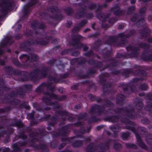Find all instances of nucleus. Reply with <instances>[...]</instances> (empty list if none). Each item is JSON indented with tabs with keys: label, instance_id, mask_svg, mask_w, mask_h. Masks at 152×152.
Wrapping results in <instances>:
<instances>
[{
	"label": "nucleus",
	"instance_id": "1",
	"mask_svg": "<svg viewBox=\"0 0 152 152\" xmlns=\"http://www.w3.org/2000/svg\"><path fill=\"white\" fill-rule=\"evenodd\" d=\"M86 23L87 21L86 20L82 21L79 24L78 26H76L73 28L72 30V32L73 33H75L78 31L80 28L84 26Z\"/></svg>",
	"mask_w": 152,
	"mask_h": 152
},
{
	"label": "nucleus",
	"instance_id": "2",
	"mask_svg": "<svg viewBox=\"0 0 152 152\" xmlns=\"http://www.w3.org/2000/svg\"><path fill=\"white\" fill-rule=\"evenodd\" d=\"M136 136L139 145L142 148H145L146 146L143 142L142 141V140L140 137L137 134H136Z\"/></svg>",
	"mask_w": 152,
	"mask_h": 152
},
{
	"label": "nucleus",
	"instance_id": "3",
	"mask_svg": "<svg viewBox=\"0 0 152 152\" xmlns=\"http://www.w3.org/2000/svg\"><path fill=\"white\" fill-rule=\"evenodd\" d=\"M32 2H33V4L32 5L27 4L25 6L24 11V15H27L28 13L29 12V9H28L29 7L31 6L33 4L36 3L37 2V1L35 0H33Z\"/></svg>",
	"mask_w": 152,
	"mask_h": 152
},
{
	"label": "nucleus",
	"instance_id": "4",
	"mask_svg": "<svg viewBox=\"0 0 152 152\" xmlns=\"http://www.w3.org/2000/svg\"><path fill=\"white\" fill-rule=\"evenodd\" d=\"M112 10L116 15H118L121 13V12L119 10V7L118 6L113 8L112 9Z\"/></svg>",
	"mask_w": 152,
	"mask_h": 152
},
{
	"label": "nucleus",
	"instance_id": "5",
	"mask_svg": "<svg viewBox=\"0 0 152 152\" xmlns=\"http://www.w3.org/2000/svg\"><path fill=\"white\" fill-rule=\"evenodd\" d=\"M126 110V109H124V110L121 109H120L119 111H118L119 112L123 111L129 117H131L132 116V114L133 113V110H132L130 111H128V110Z\"/></svg>",
	"mask_w": 152,
	"mask_h": 152
},
{
	"label": "nucleus",
	"instance_id": "6",
	"mask_svg": "<svg viewBox=\"0 0 152 152\" xmlns=\"http://www.w3.org/2000/svg\"><path fill=\"white\" fill-rule=\"evenodd\" d=\"M48 43V42L42 40H37L34 41L33 44H39L41 45H45Z\"/></svg>",
	"mask_w": 152,
	"mask_h": 152
},
{
	"label": "nucleus",
	"instance_id": "7",
	"mask_svg": "<svg viewBox=\"0 0 152 152\" xmlns=\"http://www.w3.org/2000/svg\"><path fill=\"white\" fill-rule=\"evenodd\" d=\"M147 142L149 144H152V135L151 134H149L148 135L146 138Z\"/></svg>",
	"mask_w": 152,
	"mask_h": 152
},
{
	"label": "nucleus",
	"instance_id": "8",
	"mask_svg": "<svg viewBox=\"0 0 152 152\" xmlns=\"http://www.w3.org/2000/svg\"><path fill=\"white\" fill-rule=\"evenodd\" d=\"M29 58V56L26 55L22 54L20 57V58L21 59H23L27 61Z\"/></svg>",
	"mask_w": 152,
	"mask_h": 152
},
{
	"label": "nucleus",
	"instance_id": "9",
	"mask_svg": "<svg viewBox=\"0 0 152 152\" xmlns=\"http://www.w3.org/2000/svg\"><path fill=\"white\" fill-rule=\"evenodd\" d=\"M118 118L117 117L113 116L108 118V120L112 122H115L118 121Z\"/></svg>",
	"mask_w": 152,
	"mask_h": 152
},
{
	"label": "nucleus",
	"instance_id": "10",
	"mask_svg": "<svg viewBox=\"0 0 152 152\" xmlns=\"http://www.w3.org/2000/svg\"><path fill=\"white\" fill-rule=\"evenodd\" d=\"M82 144V143L81 141H77L74 142L73 144V145L74 147H77L81 145Z\"/></svg>",
	"mask_w": 152,
	"mask_h": 152
},
{
	"label": "nucleus",
	"instance_id": "11",
	"mask_svg": "<svg viewBox=\"0 0 152 152\" xmlns=\"http://www.w3.org/2000/svg\"><path fill=\"white\" fill-rule=\"evenodd\" d=\"M46 94L47 96H49V97L51 98H53L55 99H56L57 98V96L55 95H54L53 93L50 94L49 93H47Z\"/></svg>",
	"mask_w": 152,
	"mask_h": 152
},
{
	"label": "nucleus",
	"instance_id": "12",
	"mask_svg": "<svg viewBox=\"0 0 152 152\" xmlns=\"http://www.w3.org/2000/svg\"><path fill=\"white\" fill-rule=\"evenodd\" d=\"M124 96L122 94H120L117 97V102L119 103V102L123 101Z\"/></svg>",
	"mask_w": 152,
	"mask_h": 152
},
{
	"label": "nucleus",
	"instance_id": "13",
	"mask_svg": "<svg viewBox=\"0 0 152 152\" xmlns=\"http://www.w3.org/2000/svg\"><path fill=\"white\" fill-rule=\"evenodd\" d=\"M65 10L66 13L68 15H70L73 13V10L70 8H67Z\"/></svg>",
	"mask_w": 152,
	"mask_h": 152
},
{
	"label": "nucleus",
	"instance_id": "14",
	"mask_svg": "<svg viewBox=\"0 0 152 152\" xmlns=\"http://www.w3.org/2000/svg\"><path fill=\"white\" fill-rule=\"evenodd\" d=\"M143 105L142 103L141 102H140L136 104V106L137 109L140 110L142 108Z\"/></svg>",
	"mask_w": 152,
	"mask_h": 152
},
{
	"label": "nucleus",
	"instance_id": "15",
	"mask_svg": "<svg viewBox=\"0 0 152 152\" xmlns=\"http://www.w3.org/2000/svg\"><path fill=\"white\" fill-rule=\"evenodd\" d=\"M11 4L10 2H8L5 5V6L6 7V8H4V7H3L1 10L2 11H6L9 7L11 6Z\"/></svg>",
	"mask_w": 152,
	"mask_h": 152
},
{
	"label": "nucleus",
	"instance_id": "16",
	"mask_svg": "<svg viewBox=\"0 0 152 152\" xmlns=\"http://www.w3.org/2000/svg\"><path fill=\"white\" fill-rule=\"evenodd\" d=\"M31 58L32 60L35 61L37 60L38 59V57L35 54H32L31 55Z\"/></svg>",
	"mask_w": 152,
	"mask_h": 152
},
{
	"label": "nucleus",
	"instance_id": "17",
	"mask_svg": "<svg viewBox=\"0 0 152 152\" xmlns=\"http://www.w3.org/2000/svg\"><path fill=\"white\" fill-rule=\"evenodd\" d=\"M129 133H124L122 134V137L123 138L125 139L127 138L129 136Z\"/></svg>",
	"mask_w": 152,
	"mask_h": 152
},
{
	"label": "nucleus",
	"instance_id": "18",
	"mask_svg": "<svg viewBox=\"0 0 152 152\" xmlns=\"http://www.w3.org/2000/svg\"><path fill=\"white\" fill-rule=\"evenodd\" d=\"M101 109L100 107L98 105H96L94 107H92L91 108V112L94 111H96V110H100Z\"/></svg>",
	"mask_w": 152,
	"mask_h": 152
},
{
	"label": "nucleus",
	"instance_id": "19",
	"mask_svg": "<svg viewBox=\"0 0 152 152\" xmlns=\"http://www.w3.org/2000/svg\"><path fill=\"white\" fill-rule=\"evenodd\" d=\"M119 37H121L124 39L128 38L129 36V35H125L124 33H122L119 34Z\"/></svg>",
	"mask_w": 152,
	"mask_h": 152
},
{
	"label": "nucleus",
	"instance_id": "20",
	"mask_svg": "<svg viewBox=\"0 0 152 152\" xmlns=\"http://www.w3.org/2000/svg\"><path fill=\"white\" fill-rule=\"evenodd\" d=\"M141 90H145L148 88V86L145 84H142L140 87Z\"/></svg>",
	"mask_w": 152,
	"mask_h": 152
},
{
	"label": "nucleus",
	"instance_id": "21",
	"mask_svg": "<svg viewBox=\"0 0 152 152\" xmlns=\"http://www.w3.org/2000/svg\"><path fill=\"white\" fill-rule=\"evenodd\" d=\"M121 147V145L118 143H115L114 145V148L116 149H118L120 148Z\"/></svg>",
	"mask_w": 152,
	"mask_h": 152
},
{
	"label": "nucleus",
	"instance_id": "22",
	"mask_svg": "<svg viewBox=\"0 0 152 152\" xmlns=\"http://www.w3.org/2000/svg\"><path fill=\"white\" fill-rule=\"evenodd\" d=\"M146 9L145 7H143L142 9H140L139 11L140 13L141 14H144L146 11Z\"/></svg>",
	"mask_w": 152,
	"mask_h": 152
},
{
	"label": "nucleus",
	"instance_id": "23",
	"mask_svg": "<svg viewBox=\"0 0 152 152\" xmlns=\"http://www.w3.org/2000/svg\"><path fill=\"white\" fill-rule=\"evenodd\" d=\"M138 18V15H134L131 18V20L133 21H137V19Z\"/></svg>",
	"mask_w": 152,
	"mask_h": 152
},
{
	"label": "nucleus",
	"instance_id": "24",
	"mask_svg": "<svg viewBox=\"0 0 152 152\" xmlns=\"http://www.w3.org/2000/svg\"><path fill=\"white\" fill-rule=\"evenodd\" d=\"M126 128L128 129L131 130L134 132L135 129L134 127L132 126H127L126 127Z\"/></svg>",
	"mask_w": 152,
	"mask_h": 152
},
{
	"label": "nucleus",
	"instance_id": "25",
	"mask_svg": "<svg viewBox=\"0 0 152 152\" xmlns=\"http://www.w3.org/2000/svg\"><path fill=\"white\" fill-rule=\"evenodd\" d=\"M140 47L142 48H148L149 47V46L145 44H141Z\"/></svg>",
	"mask_w": 152,
	"mask_h": 152
},
{
	"label": "nucleus",
	"instance_id": "26",
	"mask_svg": "<svg viewBox=\"0 0 152 152\" xmlns=\"http://www.w3.org/2000/svg\"><path fill=\"white\" fill-rule=\"evenodd\" d=\"M135 9V7L134 6H133L128 8V10L129 12H131L132 11L134 10Z\"/></svg>",
	"mask_w": 152,
	"mask_h": 152
},
{
	"label": "nucleus",
	"instance_id": "27",
	"mask_svg": "<svg viewBox=\"0 0 152 152\" xmlns=\"http://www.w3.org/2000/svg\"><path fill=\"white\" fill-rule=\"evenodd\" d=\"M118 128H119V127L117 126H113L111 127V130H113L114 132H116L117 131L116 130H113V129L116 130L117 129H118Z\"/></svg>",
	"mask_w": 152,
	"mask_h": 152
},
{
	"label": "nucleus",
	"instance_id": "28",
	"mask_svg": "<svg viewBox=\"0 0 152 152\" xmlns=\"http://www.w3.org/2000/svg\"><path fill=\"white\" fill-rule=\"evenodd\" d=\"M17 126L18 127H21L23 125V124H22L21 122H18L16 124Z\"/></svg>",
	"mask_w": 152,
	"mask_h": 152
},
{
	"label": "nucleus",
	"instance_id": "29",
	"mask_svg": "<svg viewBox=\"0 0 152 152\" xmlns=\"http://www.w3.org/2000/svg\"><path fill=\"white\" fill-rule=\"evenodd\" d=\"M13 147L15 150L18 149V145L17 144L15 143L13 145Z\"/></svg>",
	"mask_w": 152,
	"mask_h": 152
},
{
	"label": "nucleus",
	"instance_id": "30",
	"mask_svg": "<svg viewBox=\"0 0 152 152\" xmlns=\"http://www.w3.org/2000/svg\"><path fill=\"white\" fill-rule=\"evenodd\" d=\"M19 136L20 138L23 139H25L26 138V136L24 134H22L21 135H20Z\"/></svg>",
	"mask_w": 152,
	"mask_h": 152
},
{
	"label": "nucleus",
	"instance_id": "31",
	"mask_svg": "<svg viewBox=\"0 0 152 152\" xmlns=\"http://www.w3.org/2000/svg\"><path fill=\"white\" fill-rule=\"evenodd\" d=\"M126 146L128 148H131L132 147V145L129 143H126Z\"/></svg>",
	"mask_w": 152,
	"mask_h": 152
},
{
	"label": "nucleus",
	"instance_id": "32",
	"mask_svg": "<svg viewBox=\"0 0 152 152\" xmlns=\"http://www.w3.org/2000/svg\"><path fill=\"white\" fill-rule=\"evenodd\" d=\"M76 45H77V46L78 48H79L80 47H81L82 46V44L79 42H77V44H75Z\"/></svg>",
	"mask_w": 152,
	"mask_h": 152
},
{
	"label": "nucleus",
	"instance_id": "33",
	"mask_svg": "<svg viewBox=\"0 0 152 152\" xmlns=\"http://www.w3.org/2000/svg\"><path fill=\"white\" fill-rule=\"evenodd\" d=\"M141 80V79H138V78H135L133 80V81L134 82H137L138 81H140Z\"/></svg>",
	"mask_w": 152,
	"mask_h": 152
},
{
	"label": "nucleus",
	"instance_id": "34",
	"mask_svg": "<svg viewBox=\"0 0 152 152\" xmlns=\"http://www.w3.org/2000/svg\"><path fill=\"white\" fill-rule=\"evenodd\" d=\"M88 152H92L94 151V150L92 149V148H90L89 147H88Z\"/></svg>",
	"mask_w": 152,
	"mask_h": 152
},
{
	"label": "nucleus",
	"instance_id": "35",
	"mask_svg": "<svg viewBox=\"0 0 152 152\" xmlns=\"http://www.w3.org/2000/svg\"><path fill=\"white\" fill-rule=\"evenodd\" d=\"M138 22H142L144 21V19L143 18H142L138 20Z\"/></svg>",
	"mask_w": 152,
	"mask_h": 152
},
{
	"label": "nucleus",
	"instance_id": "36",
	"mask_svg": "<svg viewBox=\"0 0 152 152\" xmlns=\"http://www.w3.org/2000/svg\"><path fill=\"white\" fill-rule=\"evenodd\" d=\"M72 24V23L71 22L69 21L67 23L66 26L67 27H69Z\"/></svg>",
	"mask_w": 152,
	"mask_h": 152
},
{
	"label": "nucleus",
	"instance_id": "37",
	"mask_svg": "<svg viewBox=\"0 0 152 152\" xmlns=\"http://www.w3.org/2000/svg\"><path fill=\"white\" fill-rule=\"evenodd\" d=\"M124 27V26L123 25H120L118 27V28L119 29H122V28H123Z\"/></svg>",
	"mask_w": 152,
	"mask_h": 152
},
{
	"label": "nucleus",
	"instance_id": "38",
	"mask_svg": "<svg viewBox=\"0 0 152 152\" xmlns=\"http://www.w3.org/2000/svg\"><path fill=\"white\" fill-rule=\"evenodd\" d=\"M150 32V31L149 30L148 28H146L145 30L144 31V32L145 33H149Z\"/></svg>",
	"mask_w": 152,
	"mask_h": 152
},
{
	"label": "nucleus",
	"instance_id": "39",
	"mask_svg": "<svg viewBox=\"0 0 152 152\" xmlns=\"http://www.w3.org/2000/svg\"><path fill=\"white\" fill-rule=\"evenodd\" d=\"M151 107L149 105H148L146 107H145V109L147 110H148V111H150L151 110H150V109L151 108H148V107Z\"/></svg>",
	"mask_w": 152,
	"mask_h": 152
},
{
	"label": "nucleus",
	"instance_id": "40",
	"mask_svg": "<svg viewBox=\"0 0 152 152\" xmlns=\"http://www.w3.org/2000/svg\"><path fill=\"white\" fill-rule=\"evenodd\" d=\"M5 63V62L4 61L1 60L0 61V64L2 65H3Z\"/></svg>",
	"mask_w": 152,
	"mask_h": 152
},
{
	"label": "nucleus",
	"instance_id": "41",
	"mask_svg": "<svg viewBox=\"0 0 152 152\" xmlns=\"http://www.w3.org/2000/svg\"><path fill=\"white\" fill-rule=\"evenodd\" d=\"M43 100L45 102H47L49 100V99H46L45 97H44L43 98Z\"/></svg>",
	"mask_w": 152,
	"mask_h": 152
},
{
	"label": "nucleus",
	"instance_id": "42",
	"mask_svg": "<svg viewBox=\"0 0 152 152\" xmlns=\"http://www.w3.org/2000/svg\"><path fill=\"white\" fill-rule=\"evenodd\" d=\"M144 121H146V123H148L149 122V121H148V119H143V120L142 121V123H145L144 122Z\"/></svg>",
	"mask_w": 152,
	"mask_h": 152
},
{
	"label": "nucleus",
	"instance_id": "43",
	"mask_svg": "<svg viewBox=\"0 0 152 152\" xmlns=\"http://www.w3.org/2000/svg\"><path fill=\"white\" fill-rule=\"evenodd\" d=\"M11 38V37L10 36H9L6 39H5V40H4V41L6 42V43H7V40L10 39Z\"/></svg>",
	"mask_w": 152,
	"mask_h": 152
},
{
	"label": "nucleus",
	"instance_id": "44",
	"mask_svg": "<svg viewBox=\"0 0 152 152\" xmlns=\"http://www.w3.org/2000/svg\"><path fill=\"white\" fill-rule=\"evenodd\" d=\"M33 115H34V114H28V116L30 117V118H32L33 117Z\"/></svg>",
	"mask_w": 152,
	"mask_h": 152
},
{
	"label": "nucleus",
	"instance_id": "45",
	"mask_svg": "<svg viewBox=\"0 0 152 152\" xmlns=\"http://www.w3.org/2000/svg\"><path fill=\"white\" fill-rule=\"evenodd\" d=\"M90 29H89V28H87L86 29H85L84 31V32H87V31H90Z\"/></svg>",
	"mask_w": 152,
	"mask_h": 152
},
{
	"label": "nucleus",
	"instance_id": "46",
	"mask_svg": "<svg viewBox=\"0 0 152 152\" xmlns=\"http://www.w3.org/2000/svg\"><path fill=\"white\" fill-rule=\"evenodd\" d=\"M136 0H131V4H134Z\"/></svg>",
	"mask_w": 152,
	"mask_h": 152
},
{
	"label": "nucleus",
	"instance_id": "47",
	"mask_svg": "<svg viewBox=\"0 0 152 152\" xmlns=\"http://www.w3.org/2000/svg\"><path fill=\"white\" fill-rule=\"evenodd\" d=\"M59 114L62 115H63L66 114V113H63V112L61 111L60 112Z\"/></svg>",
	"mask_w": 152,
	"mask_h": 152
},
{
	"label": "nucleus",
	"instance_id": "48",
	"mask_svg": "<svg viewBox=\"0 0 152 152\" xmlns=\"http://www.w3.org/2000/svg\"><path fill=\"white\" fill-rule=\"evenodd\" d=\"M83 38V37H81V36L79 35L78 36V38L77 39V40L81 39Z\"/></svg>",
	"mask_w": 152,
	"mask_h": 152
},
{
	"label": "nucleus",
	"instance_id": "49",
	"mask_svg": "<svg viewBox=\"0 0 152 152\" xmlns=\"http://www.w3.org/2000/svg\"><path fill=\"white\" fill-rule=\"evenodd\" d=\"M149 60H150V61H152V55L149 58Z\"/></svg>",
	"mask_w": 152,
	"mask_h": 152
},
{
	"label": "nucleus",
	"instance_id": "50",
	"mask_svg": "<svg viewBox=\"0 0 152 152\" xmlns=\"http://www.w3.org/2000/svg\"><path fill=\"white\" fill-rule=\"evenodd\" d=\"M148 41L149 42H152V38L149 39H148Z\"/></svg>",
	"mask_w": 152,
	"mask_h": 152
},
{
	"label": "nucleus",
	"instance_id": "51",
	"mask_svg": "<svg viewBox=\"0 0 152 152\" xmlns=\"http://www.w3.org/2000/svg\"><path fill=\"white\" fill-rule=\"evenodd\" d=\"M87 46H84L83 47V50H86L87 49Z\"/></svg>",
	"mask_w": 152,
	"mask_h": 152
},
{
	"label": "nucleus",
	"instance_id": "52",
	"mask_svg": "<svg viewBox=\"0 0 152 152\" xmlns=\"http://www.w3.org/2000/svg\"><path fill=\"white\" fill-rule=\"evenodd\" d=\"M104 28L106 29L107 28V26L106 25H104L102 26Z\"/></svg>",
	"mask_w": 152,
	"mask_h": 152
},
{
	"label": "nucleus",
	"instance_id": "53",
	"mask_svg": "<svg viewBox=\"0 0 152 152\" xmlns=\"http://www.w3.org/2000/svg\"><path fill=\"white\" fill-rule=\"evenodd\" d=\"M125 121H124L125 122H126V121L127 123H130L129 120L127 119H126Z\"/></svg>",
	"mask_w": 152,
	"mask_h": 152
},
{
	"label": "nucleus",
	"instance_id": "54",
	"mask_svg": "<svg viewBox=\"0 0 152 152\" xmlns=\"http://www.w3.org/2000/svg\"><path fill=\"white\" fill-rule=\"evenodd\" d=\"M90 138L89 137L85 139L86 141H89L90 140Z\"/></svg>",
	"mask_w": 152,
	"mask_h": 152
},
{
	"label": "nucleus",
	"instance_id": "55",
	"mask_svg": "<svg viewBox=\"0 0 152 152\" xmlns=\"http://www.w3.org/2000/svg\"><path fill=\"white\" fill-rule=\"evenodd\" d=\"M12 61H13V62L14 63H15V64H16V65H18V63H17V62H14L13 61V60Z\"/></svg>",
	"mask_w": 152,
	"mask_h": 152
},
{
	"label": "nucleus",
	"instance_id": "56",
	"mask_svg": "<svg viewBox=\"0 0 152 152\" xmlns=\"http://www.w3.org/2000/svg\"><path fill=\"white\" fill-rule=\"evenodd\" d=\"M75 108L77 109H79V107L77 106H75Z\"/></svg>",
	"mask_w": 152,
	"mask_h": 152
},
{
	"label": "nucleus",
	"instance_id": "57",
	"mask_svg": "<svg viewBox=\"0 0 152 152\" xmlns=\"http://www.w3.org/2000/svg\"><path fill=\"white\" fill-rule=\"evenodd\" d=\"M94 97H92L91 99V100H94Z\"/></svg>",
	"mask_w": 152,
	"mask_h": 152
},
{
	"label": "nucleus",
	"instance_id": "58",
	"mask_svg": "<svg viewBox=\"0 0 152 152\" xmlns=\"http://www.w3.org/2000/svg\"><path fill=\"white\" fill-rule=\"evenodd\" d=\"M148 0H139V1H142L144 2H146Z\"/></svg>",
	"mask_w": 152,
	"mask_h": 152
},
{
	"label": "nucleus",
	"instance_id": "59",
	"mask_svg": "<svg viewBox=\"0 0 152 152\" xmlns=\"http://www.w3.org/2000/svg\"><path fill=\"white\" fill-rule=\"evenodd\" d=\"M20 36H19V37H17V36H16V38L17 39H18L20 38Z\"/></svg>",
	"mask_w": 152,
	"mask_h": 152
},
{
	"label": "nucleus",
	"instance_id": "60",
	"mask_svg": "<svg viewBox=\"0 0 152 152\" xmlns=\"http://www.w3.org/2000/svg\"><path fill=\"white\" fill-rule=\"evenodd\" d=\"M149 151H151V152H152V147L150 148V149H149Z\"/></svg>",
	"mask_w": 152,
	"mask_h": 152
},
{
	"label": "nucleus",
	"instance_id": "61",
	"mask_svg": "<svg viewBox=\"0 0 152 152\" xmlns=\"http://www.w3.org/2000/svg\"><path fill=\"white\" fill-rule=\"evenodd\" d=\"M95 25V24L94 23L92 25V28H93V29H94V27H93V26L94 25Z\"/></svg>",
	"mask_w": 152,
	"mask_h": 152
},
{
	"label": "nucleus",
	"instance_id": "62",
	"mask_svg": "<svg viewBox=\"0 0 152 152\" xmlns=\"http://www.w3.org/2000/svg\"><path fill=\"white\" fill-rule=\"evenodd\" d=\"M50 127L49 126L48 127V130H50Z\"/></svg>",
	"mask_w": 152,
	"mask_h": 152
},
{
	"label": "nucleus",
	"instance_id": "63",
	"mask_svg": "<svg viewBox=\"0 0 152 152\" xmlns=\"http://www.w3.org/2000/svg\"><path fill=\"white\" fill-rule=\"evenodd\" d=\"M10 49H8V50H7V52H10Z\"/></svg>",
	"mask_w": 152,
	"mask_h": 152
},
{
	"label": "nucleus",
	"instance_id": "64",
	"mask_svg": "<svg viewBox=\"0 0 152 152\" xmlns=\"http://www.w3.org/2000/svg\"><path fill=\"white\" fill-rule=\"evenodd\" d=\"M65 152H71V151H66Z\"/></svg>",
	"mask_w": 152,
	"mask_h": 152
}]
</instances>
